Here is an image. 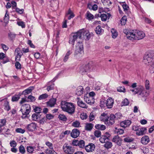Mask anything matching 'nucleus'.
<instances>
[{
    "instance_id": "f257e3e1",
    "label": "nucleus",
    "mask_w": 154,
    "mask_h": 154,
    "mask_svg": "<svg viewBox=\"0 0 154 154\" xmlns=\"http://www.w3.org/2000/svg\"><path fill=\"white\" fill-rule=\"evenodd\" d=\"M61 108L63 111L70 114L74 112L75 107L73 103L63 101L61 103Z\"/></svg>"
},
{
    "instance_id": "f03ea898",
    "label": "nucleus",
    "mask_w": 154,
    "mask_h": 154,
    "mask_svg": "<svg viewBox=\"0 0 154 154\" xmlns=\"http://www.w3.org/2000/svg\"><path fill=\"white\" fill-rule=\"evenodd\" d=\"M83 44L82 42H78L76 47V50L74 53L75 56L77 57H82L84 54Z\"/></svg>"
},
{
    "instance_id": "7ed1b4c3",
    "label": "nucleus",
    "mask_w": 154,
    "mask_h": 154,
    "mask_svg": "<svg viewBox=\"0 0 154 154\" xmlns=\"http://www.w3.org/2000/svg\"><path fill=\"white\" fill-rule=\"evenodd\" d=\"M154 59V51H150L148 54L145 55L143 58V62L147 65L152 64Z\"/></svg>"
},
{
    "instance_id": "20e7f679",
    "label": "nucleus",
    "mask_w": 154,
    "mask_h": 154,
    "mask_svg": "<svg viewBox=\"0 0 154 154\" xmlns=\"http://www.w3.org/2000/svg\"><path fill=\"white\" fill-rule=\"evenodd\" d=\"M63 149L64 153L66 154H72L74 151V147L67 143L63 145Z\"/></svg>"
},
{
    "instance_id": "39448f33",
    "label": "nucleus",
    "mask_w": 154,
    "mask_h": 154,
    "mask_svg": "<svg viewBox=\"0 0 154 154\" xmlns=\"http://www.w3.org/2000/svg\"><path fill=\"white\" fill-rule=\"evenodd\" d=\"M123 32L126 35L127 38L131 40H136V30H132L127 32L124 30Z\"/></svg>"
},
{
    "instance_id": "423d86ee",
    "label": "nucleus",
    "mask_w": 154,
    "mask_h": 154,
    "mask_svg": "<svg viewBox=\"0 0 154 154\" xmlns=\"http://www.w3.org/2000/svg\"><path fill=\"white\" fill-rule=\"evenodd\" d=\"M31 106L30 105L27 104H25L23 105L20 109V111L22 112L23 115L27 116L28 115L30 112Z\"/></svg>"
},
{
    "instance_id": "0eeeda50",
    "label": "nucleus",
    "mask_w": 154,
    "mask_h": 154,
    "mask_svg": "<svg viewBox=\"0 0 154 154\" xmlns=\"http://www.w3.org/2000/svg\"><path fill=\"white\" fill-rule=\"evenodd\" d=\"M91 66L89 64L83 65L80 67V73L83 75L85 74L86 72H89L91 70H93V68L91 69Z\"/></svg>"
},
{
    "instance_id": "6e6552de",
    "label": "nucleus",
    "mask_w": 154,
    "mask_h": 154,
    "mask_svg": "<svg viewBox=\"0 0 154 154\" xmlns=\"http://www.w3.org/2000/svg\"><path fill=\"white\" fill-rule=\"evenodd\" d=\"M84 99L88 104L91 105L94 103V99L93 97L89 96L88 94H86L84 96Z\"/></svg>"
},
{
    "instance_id": "1a4fd4ad",
    "label": "nucleus",
    "mask_w": 154,
    "mask_h": 154,
    "mask_svg": "<svg viewBox=\"0 0 154 154\" xmlns=\"http://www.w3.org/2000/svg\"><path fill=\"white\" fill-rule=\"evenodd\" d=\"M139 88L141 89L139 90L138 91V95L139 97H146L148 96V93L145 90L144 88L141 86H139Z\"/></svg>"
},
{
    "instance_id": "9d476101",
    "label": "nucleus",
    "mask_w": 154,
    "mask_h": 154,
    "mask_svg": "<svg viewBox=\"0 0 154 154\" xmlns=\"http://www.w3.org/2000/svg\"><path fill=\"white\" fill-rule=\"evenodd\" d=\"M115 118L116 116L114 115H111L109 116H108V118H107L105 124L108 125H113L114 123V119Z\"/></svg>"
},
{
    "instance_id": "9b49d317",
    "label": "nucleus",
    "mask_w": 154,
    "mask_h": 154,
    "mask_svg": "<svg viewBox=\"0 0 154 154\" xmlns=\"http://www.w3.org/2000/svg\"><path fill=\"white\" fill-rule=\"evenodd\" d=\"M57 77H55L53 79L47 83V90L49 91L50 90L54 89V84L53 83L57 79Z\"/></svg>"
},
{
    "instance_id": "f8f14e48",
    "label": "nucleus",
    "mask_w": 154,
    "mask_h": 154,
    "mask_svg": "<svg viewBox=\"0 0 154 154\" xmlns=\"http://www.w3.org/2000/svg\"><path fill=\"white\" fill-rule=\"evenodd\" d=\"M136 39L139 40L143 38L145 36L144 32L142 31L136 30Z\"/></svg>"
},
{
    "instance_id": "ddd939ff",
    "label": "nucleus",
    "mask_w": 154,
    "mask_h": 154,
    "mask_svg": "<svg viewBox=\"0 0 154 154\" xmlns=\"http://www.w3.org/2000/svg\"><path fill=\"white\" fill-rule=\"evenodd\" d=\"M95 148L94 144L92 143H89L85 147V149L87 152H92L95 150Z\"/></svg>"
},
{
    "instance_id": "4468645a",
    "label": "nucleus",
    "mask_w": 154,
    "mask_h": 154,
    "mask_svg": "<svg viewBox=\"0 0 154 154\" xmlns=\"http://www.w3.org/2000/svg\"><path fill=\"white\" fill-rule=\"evenodd\" d=\"M77 32L74 33L72 35V37L70 38L69 41V43L74 45L75 41L77 39L79 38Z\"/></svg>"
},
{
    "instance_id": "2eb2a0df",
    "label": "nucleus",
    "mask_w": 154,
    "mask_h": 154,
    "mask_svg": "<svg viewBox=\"0 0 154 154\" xmlns=\"http://www.w3.org/2000/svg\"><path fill=\"white\" fill-rule=\"evenodd\" d=\"M37 127L35 123H32L28 125L27 128L29 131H33L36 129Z\"/></svg>"
},
{
    "instance_id": "dca6fc26",
    "label": "nucleus",
    "mask_w": 154,
    "mask_h": 154,
    "mask_svg": "<svg viewBox=\"0 0 154 154\" xmlns=\"http://www.w3.org/2000/svg\"><path fill=\"white\" fill-rule=\"evenodd\" d=\"M131 121L130 120H125L120 123V125L121 127L125 128L131 125Z\"/></svg>"
},
{
    "instance_id": "f3484780",
    "label": "nucleus",
    "mask_w": 154,
    "mask_h": 154,
    "mask_svg": "<svg viewBox=\"0 0 154 154\" xmlns=\"http://www.w3.org/2000/svg\"><path fill=\"white\" fill-rule=\"evenodd\" d=\"M114 103V100L111 98L109 97L106 101V106L107 108H111L113 106Z\"/></svg>"
},
{
    "instance_id": "a211bd4d",
    "label": "nucleus",
    "mask_w": 154,
    "mask_h": 154,
    "mask_svg": "<svg viewBox=\"0 0 154 154\" xmlns=\"http://www.w3.org/2000/svg\"><path fill=\"white\" fill-rule=\"evenodd\" d=\"M79 131L77 129H74L71 133V136L73 138H76L79 136Z\"/></svg>"
},
{
    "instance_id": "6ab92c4d",
    "label": "nucleus",
    "mask_w": 154,
    "mask_h": 154,
    "mask_svg": "<svg viewBox=\"0 0 154 154\" xmlns=\"http://www.w3.org/2000/svg\"><path fill=\"white\" fill-rule=\"evenodd\" d=\"M34 89V87L33 86H30L27 89L23 91L21 94L26 95L30 94L31 93L32 90Z\"/></svg>"
},
{
    "instance_id": "aec40b11",
    "label": "nucleus",
    "mask_w": 154,
    "mask_h": 154,
    "mask_svg": "<svg viewBox=\"0 0 154 154\" xmlns=\"http://www.w3.org/2000/svg\"><path fill=\"white\" fill-rule=\"evenodd\" d=\"M112 141L116 143L119 146H121V145L122 139L118 135L114 136L113 138Z\"/></svg>"
},
{
    "instance_id": "412c9836",
    "label": "nucleus",
    "mask_w": 154,
    "mask_h": 154,
    "mask_svg": "<svg viewBox=\"0 0 154 154\" xmlns=\"http://www.w3.org/2000/svg\"><path fill=\"white\" fill-rule=\"evenodd\" d=\"M84 91V89L83 87L80 86L78 87L76 90L75 91L76 94L77 95L80 96L83 94Z\"/></svg>"
},
{
    "instance_id": "4be33fe9",
    "label": "nucleus",
    "mask_w": 154,
    "mask_h": 154,
    "mask_svg": "<svg viewBox=\"0 0 154 154\" xmlns=\"http://www.w3.org/2000/svg\"><path fill=\"white\" fill-rule=\"evenodd\" d=\"M77 99L78 100L77 104L79 106L84 108H88V106L83 101L81 100L79 97H77Z\"/></svg>"
},
{
    "instance_id": "5701e85b",
    "label": "nucleus",
    "mask_w": 154,
    "mask_h": 154,
    "mask_svg": "<svg viewBox=\"0 0 154 154\" xmlns=\"http://www.w3.org/2000/svg\"><path fill=\"white\" fill-rule=\"evenodd\" d=\"M146 128H140L136 132V134L139 136L143 135L146 133Z\"/></svg>"
},
{
    "instance_id": "b1692460",
    "label": "nucleus",
    "mask_w": 154,
    "mask_h": 154,
    "mask_svg": "<svg viewBox=\"0 0 154 154\" xmlns=\"http://www.w3.org/2000/svg\"><path fill=\"white\" fill-rule=\"evenodd\" d=\"M78 34L79 38L82 39H85V34L86 33V31L84 30H80L77 32Z\"/></svg>"
},
{
    "instance_id": "393cba45",
    "label": "nucleus",
    "mask_w": 154,
    "mask_h": 154,
    "mask_svg": "<svg viewBox=\"0 0 154 154\" xmlns=\"http://www.w3.org/2000/svg\"><path fill=\"white\" fill-rule=\"evenodd\" d=\"M75 16V15L72 12L70 9L68 10V12L66 14L65 17H67L69 20H70L71 18H73Z\"/></svg>"
},
{
    "instance_id": "a878e982",
    "label": "nucleus",
    "mask_w": 154,
    "mask_h": 154,
    "mask_svg": "<svg viewBox=\"0 0 154 154\" xmlns=\"http://www.w3.org/2000/svg\"><path fill=\"white\" fill-rule=\"evenodd\" d=\"M141 141L142 144H147L149 141V138L147 136H145L141 138Z\"/></svg>"
},
{
    "instance_id": "bb28decb",
    "label": "nucleus",
    "mask_w": 154,
    "mask_h": 154,
    "mask_svg": "<svg viewBox=\"0 0 154 154\" xmlns=\"http://www.w3.org/2000/svg\"><path fill=\"white\" fill-rule=\"evenodd\" d=\"M108 116L107 113H103L101 114L99 118L101 121L104 122L105 123V122L107 119V118H108Z\"/></svg>"
},
{
    "instance_id": "cd10ccee",
    "label": "nucleus",
    "mask_w": 154,
    "mask_h": 154,
    "mask_svg": "<svg viewBox=\"0 0 154 154\" xmlns=\"http://www.w3.org/2000/svg\"><path fill=\"white\" fill-rule=\"evenodd\" d=\"M111 16V14L109 13H107V14H103L100 15V17H101L102 21H106L107 19H109Z\"/></svg>"
},
{
    "instance_id": "c85d7f7f",
    "label": "nucleus",
    "mask_w": 154,
    "mask_h": 154,
    "mask_svg": "<svg viewBox=\"0 0 154 154\" xmlns=\"http://www.w3.org/2000/svg\"><path fill=\"white\" fill-rule=\"evenodd\" d=\"M56 101V100L55 99L52 98L47 102V105L51 107H53L55 104Z\"/></svg>"
},
{
    "instance_id": "c756f323",
    "label": "nucleus",
    "mask_w": 154,
    "mask_h": 154,
    "mask_svg": "<svg viewBox=\"0 0 154 154\" xmlns=\"http://www.w3.org/2000/svg\"><path fill=\"white\" fill-rule=\"evenodd\" d=\"M41 115L39 114L34 113L32 116V119L33 121H37L41 118Z\"/></svg>"
},
{
    "instance_id": "7c9ffc66",
    "label": "nucleus",
    "mask_w": 154,
    "mask_h": 154,
    "mask_svg": "<svg viewBox=\"0 0 154 154\" xmlns=\"http://www.w3.org/2000/svg\"><path fill=\"white\" fill-rule=\"evenodd\" d=\"M96 33L97 34H101L104 32V30L101 28L100 26L99 25L97 26L95 30Z\"/></svg>"
},
{
    "instance_id": "2f4dec72",
    "label": "nucleus",
    "mask_w": 154,
    "mask_h": 154,
    "mask_svg": "<svg viewBox=\"0 0 154 154\" xmlns=\"http://www.w3.org/2000/svg\"><path fill=\"white\" fill-rule=\"evenodd\" d=\"M21 94L19 93L18 94H15L12 97V101L13 102L17 101L20 98Z\"/></svg>"
},
{
    "instance_id": "473e14b6",
    "label": "nucleus",
    "mask_w": 154,
    "mask_h": 154,
    "mask_svg": "<svg viewBox=\"0 0 154 154\" xmlns=\"http://www.w3.org/2000/svg\"><path fill=\"white\" fill-rule=\"evenodd\" d=\"M109 139L106 137L105 135H102L101 136L99 139L100 141L102 143H105L107 142Z\"/></svg>"
},
{
    "instance_id": "72a5a7b5",
    "label": "nucleus",
    "mask_w": 154,
    "mask_h": 154,
    "mask_svg": "<svg viewBox=\"0 0 154 154\" xmlns=\"http://www.w3.org/2000/svg\"><path fill=\"white\" fill-rule=\"evenodd\" d=\"M86 18L88 20H91L94 18V15L89 11H87L86 14Z\"/></svg>"
},
{
    "instance_id": "f704fd0d",
    "label": "nucleus",
    "mask_w": 154,
    "mask_h": 154,
    "mask_svg": "<svg viewBox=\"0 0 154 154\" xmlns=\"http://www.w3.org/2000/svg\"><path fill=\"white\" fill-rule=\"evenodd\" d=\"M35 147H33L31 146H27L26 147V151L29 153H32L34 151Z\"/></svg>"
},
{
    "instance_id": "c9c22d12",
    "label": "nucleus",
    "mask_w": 154,
    "mask_h": 154,
    "mask_svg": "<svg viewBox=\"0 0 154 154\" xmlns=\"http://www.w3.org/2000/svg\"><path fill=\"white\" fill-rule=\"evenodd\" d=\"M96 128L101 130H104L106 128L105 126L101 124H97L95 126Z\"/></svg>"
},
{
    "instance_id": "e433bc0d",
    "label": "nucleus",
    "mask_w": 154,
    "mask_h": 154,
    "mask_svg": "<svg viewBox=\"0 0 154 154\" xmlns=\"http://www.w3.org/2000/svg\"><path fill=\"white\" fill-rule=\"evenodd\" d=\"M93 127V125L91 123H86L85 126V129L87 131H91Z\"/></svg>"
},
{
    "instance_id": "4c0bfd02",
    "label": "nucleus",
    "mask_w": 154,
    "mask_h": 154,
    "mask_svg": "<svg viewBox=\"0 0 154 154\" xmlns=\"http://www.w3.org/2000/svg\"><path fill=\"white\" fill-rule=\"evenodd\" d=\"M130 103L129 101L127 98H125L122 102V106H126L128 105Z\"/></svg>"
},
{
    "instance_id": "58836bf2",
    "label": "nucleus",
    "mask_w": 154,
    "mask_h": 154,
    "mask_svg": "<svg viewBox=\"0 0 154 154\" xmlns=\"http://www.w3.org/2000/svg\"><path fill=\"white\" fill-rule=\"evenodd\" d=\"M111 32L112 33V38H115L118 36V33L114 29H111Z\"/></svg>"
},
{
    "instance_id": "ea45409f",
    "label": "nucleus",
    "mask_w": 154,
    "mask_h": 154,
    "mask_svg": "<svg viewBox=\"0 0 154 154\" xmlns=\"http://www.w3.org/2000/svg\"><path fill=\"white\" fill-rule=\"evenodd\" d=\"M78 146L80 148H84L85 146V141L83 140H79Z\"/></svg>"
},
{
    "instance_id": "a19ab883",
    "label": "nucleus",
    "mask_w": 154,
    "mask_h": 154,
    "mask_svg": "<svg viewBox=\"0 0 154 154\" xmlns=\"http://www.w3.org/2000/svg\"><path fill=\"white\" fill-rule=\"evenodd\" d=\"M112 146V143L110 142L107 141L104 145V147L107 149L111 148Z\"/></svg>"
},
{
    "instance_id": "79ce46f5",
    "label": "nucleus",
    "mask_w": 154,
    "mask_h": 154,
    "mask_svg": "<svg viewBox=\"0 0 154 154\" xmlns=\"http://www.w3.org/2000/svg\"><path fill=\"white\" fill-rule=\"evenodd\" d=\"M120 4L122 5L124 10L125 11H127L128 10V6L126 4L125 2H120Z\"/></svg>"
},
{
    "instance_id": "37998d69",
    "label": "nucleus",
    "mask_w": 154,
    "mask_h": 154,
    "mask_svg": "<svg viewBox=\"0 0 154 154\" xmlns=\"http://www.w3.org/2000/svg\"><path fill=\"white\" fill-rule=\"evenodd\" d=\"M8 12V10L6 11V13L5 16L4 21L5 23H8L9 20V14H7Z\"/></svg>"
},
{
    "instance_id": "c03bdc74",
    "label": "nucleus",
    "mask_w": 154,
    "mask_h": 154,
    "mask_svg": "<svg viewBox=\"0 0 154 154\" xmlns=\"http://www.w3.org/2000/svg\"><path fill=\"white\" fill-rule=\"evenodd\" d=\"M28 100V101L30 102H34L36 99L35 97L32 96V95H29L27 97Z\"/></svg>"
},
{
    "instance_id": "a18cd8bd",
    "label": "nucleus",
    "mask_w": 154,
    "mask_h": 154,
    "mask_svg": "<svg viewBox=\"0 0 154 154\" xmlns=\"http://www.w3.org/2000/svg\"><path fill=\"white\" fill-rule=\"evenodd\" d=\"M48 95L46 93L40 95L38 97V100H42L48 98Z\"/></svg>"
},
{
    "instance_id": "49530a36",
    "label": "nucleus",
    "mask_w": 154,
    "mask_h": 154,
    "mask_svg": "<svg viewBox=\"0 0 154 154\" xmlns=\"http://www.w3.org/2000/svg\"><path fill=\"white\" fill-rule=\"evenodd\" d=\"M127 17L126 16H123L121 20V23L122 25H124L126 23L127 21Z\"/></svg>"
},
{
    "instance_id": "de8ad7c7",
    "label": "nucleus",
    "mask_w": 154,
    "mask_h": 154,
    "mask_svg": "<svg viewBox=\"0 0 154 154\" xmlns=\"http://www.w3.org/2000/svg\"><path fill=\"white\" fill-rule=\"evenodd\" d=\"M15 53H16L17 55L22 56L23 55V52L20 50V48H17L15 50Z\"/></svg>"
},
{
    "instance_id": "09e8293b",
    "label": "nucleus",
    "mask_w": 154,
    "mask_h": 154,
    "mask_svg": "<svg viewBox=\"0 0 154 154\" xmlns=\"http://www.w3.org/2000/svg\"><path fill=\"white\" fill-rule=\"evenodd\" d=\"M16 35L14 33L12 32H10L8 33V36L10 39L12 40L14 39L16 36Z\"/></svg>"
},
{
    "instance_id": "8fccbe9b",
    "label": "nucleus",
    "mask_w": 154,
    "mask_h": 154,
    "mask_svg": "<svg viewBox=\"0 0 154 154\" xmlns=\"http://www.w3.org/2000/svg\"><path fill=\"white\" fill-rule=\"evenodd\" d=\"M45 152L47 154H54L55 151L54 150V149H50L49 148H47L45 150Z\"/></svg>"
},
{
    "instance_id": "3c124183",
    "label": "nucleus",
    "mask_w": 154,
    "mask_h": 154,
    "mask_svg": "<svg viewBox=\"0 0 154 154\" xmlns=\"http://www.w3.org/2000/svg\"><path fill=\"white\" fill-rule=\"evenodd\" d=\"M115 132L116 133L118 134H122L124 132V130L122 129H117L116 128Z\"/></svg>"
},
{
    "instance_id": "603ef678",
    "label": "nucleus",
    "mask_w": 154,
    "mask_h": 154,
    "mask_svg": "<svg viewBox=\"0 0 154 154\" xmlns=\"http://www.w3.org/2000/svg\"><path fill=\"white\" fill-rule=\"evenodd\" d=\"M5 109L7 111H8L10 109V106L9 105V102L8 101L5 102Z\"/></svg>"
},
{
    "instance_id": "864d4df0",
    "label": "nucleus",
    "mask_w": 154,
    "mask_h": 154,
    "mask_svg": "<svg viewBox=\"0 0 154 154\" xmlns=\"http://www.w3.org/2000/svg\"><path fill=\"white\" fill-rule=\"evenodd\" d=\"M45 144L50 149H54V146L52 143L49 141H47L45 142Z\"/></svg>"
},
{
    "instance_id": "5fc2aeb1",
    "label": "nucleus",
    "mask_w": 154,
    "mask_h": 154,
    "mask_svg": "<svg viewBox=\"0 0 154 154\" xmlns=\"http://www.w3.org/2000/svg\"><path fill=\"white\" fill-rule=\"evenodd\" d=\"M80 125V123L79 121H76L73 122L72 124V126L75 127H78Z\"/></svg>"
},
{
    "instance_id": "6e6d98bb",
    "label": "nucleus",
    "mask_w": 154,
    "mask_h": 154,
    "mask_svg": "<svg viewBox=\"0 0 154 154\" xmlns=\"http://www.w3.org/2000/svg\"><path fill=\"white\" fill-rule=\"evenodd\" d=\"M19 151L20 153L24 154L25 152V149L24 147L22 145H21L19 147Z\"/></svg>"
},
{
    "instance_id": "4d7b16f0",
    "label": "nucleus",
    "mask_w": 154,
    "mask_h": 154,
    "mask_svg": "<svg viewBox=\"0 0 154 154\" xmlns=\"http://www.w3.org/2000/svg\"><path fill=\"white\" fill-rule=\"evenodd\" d=\"M150 66L149 69L150 72L152 73H154V63L152 62V64H149Z\"/></svg>"
},
{
    "instance_id": "13d9d810",
    "label": "nucleus",
    "mask_w": 154,
    "mask_h": 154,
    "mask_svg": "<svg viewBox=\"0 0 154 154\" xmlns=\"http://www.w3.org/2000/svg\"><path fill=\"white\" fill-rule=\"evenodd\" d=\"M59 118L60 119L64 121H66L67 119L66 116L62 114H60L59 115Z\"/></svg>"
},
{
    "instance_id": "bf43d9fd",
    "label": "nucleus",
    "mask_w": 154,
    "mask_h": 154,
    "mask_svg": "<svg viewBox=\"0 0 154 154\" xmlns=\"http://www.w3.org/2000/svg\"><path fill=\"white\" fill-rule=\"evenodd\" d=\"M10 144L12 147H16L17 145V143L14 140H11L10 142Z\"/></svg>"
},
{
    "instance_id": "052dcab7",
    "label": "nucleus",
    "mask_w": 154,
    "mask_h": 154,
    "mask_svg": "<svg viewBox=\"0 0 154 154\" xmlns=\"http://www.w3.org/2000/svg\"><path fill=\"white\" fill-rule=\"evenodd\" d=\"M124 140L126 142H132L134 140V139L132 138L128 137L125 138Z\"/></svg>"
},
{
    "instance_id": "680f3d73",
    "label": "nucleus",
    "mask_w": 154,
    "mask_h": 154,
    "mask_svg": "<svg viewBox=\"0 0 154 154\" xmlns=\"http://www.w3.org/2000/svg\"><path fill=\"white\" fill-rule=\"evenodd\" d=\"M15 131L17 133L23 134L25 132V130L24 129H23L20 128H18L15 130Z\"/></svg>"
},
{
    "instance_id": "e2e57ef3",
    "label": "nucleus",
    "mask_w": 154,
    "mask_h": 154,
    "mask_svg": "<svg viewBox=\"0 0 154 154\" xmlns=\"http://www.w3.org/2000/svg\"><path fill=\"white\" fill-rule=\"evenodd\" d=\"M6 120L5 119H2L0 121V126L3 127L5 125Z\"/></svg>"
},
{
    "instance_id": "0e129e2a",
    "label": "nucleus",
    "mask_w": 154,
    "mask_h": 154,
    "mask_svg": "<svg viewBox=\"0 0 154 154\" xmlns=\"http://www.w3.org/2000/svg\"><path fill=\"white\" fill-rule=\"evenodd\" d=\"M94 135L97 137H101V132L98 130H97L94 132Z\"/></svg>"
},
{
    "instance_id": "69168bd1",
    "label": "nucleus",
    "mask_w": 154,
    "mask_h": 154,
    "mask_svg": "<svg viewBox=\"0 0 154 154\" xmlns=\"http://www.w3.org/2000/svg\"><path fill=\"white\" fill-rule=\"evenodd\" d=\"M88 117L87 115L85 113H82L80 115V118L82 120L86 119Z\"/></svg>"
},
{
    "instance_id": "338daca9",
    "label": "nucleus",
    "mask_w": 154,
    "mask_h": 154,
    "mask_svg": "<svg viewBox=\"0 0 154 154\" xmlns=\"http://www.w3.org/2000/svg\"><path fill=\"white\" fill-rule=\"evenodd\" d=\"M141 89L140 88H139V86L137 88L134 89H131V91L132 92H134V94H137L138 93V91L139 90Z\"/></svg>"
},
{
    "instance_id": "774afa93",
    "label": "nucleus",
    "mask_w": 154,
    "mask_h": 154,
    "mask_svg": "<svg viewBox=\"0 0 154 154\" xmlns=\"http://www.w3.org/2000/svg\"><path fill=\"white\" fill-rule=\"evenodd\" d=\"M146 88V90H149L150 88L149 82L148 80H146L145 82Z\"/></svg>"
}]
</instances>
